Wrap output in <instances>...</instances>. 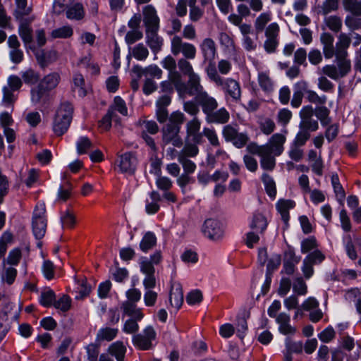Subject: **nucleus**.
Returning <instances> with one entry per match:
<instances>
[{
    "mask_svg": "<svg viewBox=\"0 0 361 361\" xmlns=\"http://www.w3.org/2000/svg\"><path fill=\"white\" fill-rule=\"evenodd\" d=\"M73 114V106L68 101L61 102L54 116L53 130L55 134L61 136L68 129Z\"/></svg>",
    "mask_w": 361,
    "mask_h": 361,
    "instance_id": "obj_1",
    "label": "nucleus"
},
{
    "mask_svg": "<svg viewBox=\"0 0 361 361\" xmlns=\"http://www.w3.org/2000/svg\"><path fill=\"white\" fill-rule=\"evenodd\" d=\"M337 66L326 65L322 68V73L333 80H338L346 75L351 68L350 60L336 59Z\"/></svg>",
    "mask_w": 361,
    "mask_h": 361,
    "instance_id": "obj_2",
    "label": "nucleus"
},
{
    "mask_svg": "<svg viewBox=\"0 0 361 361\" xmlns=\"http://www.w3.org/2000/svg\"><path fill=\"white\" fill-rule=\"evenodd\" d=\"M46 212L44 204H37L33 213L32 231L35 236L41 239L46 233L47 220L44 218Z\"/></svg>",
    "mask_w": 361,
    "mask_h": 361,
    "instance_id": "obj_3",
    "label": "nucleus"
},
{
    "mask_svg": "<svg viewBox=\"0 0 361 361\" xmlns=\"http://www.w3.org/2000/svg\"><path fill=\"white\" fill-rule=\"evenodd\" d=\"M314 110L310 105L304 106L300 111L299 116L300 122L299 128L305 130L314 132L319 128V123L317 120L313 118Z\"/></svg>",
    "mask_w": 361,
    "mask_h": 361,
    "instance_id": "obj_4",
    "label": "nucleus"
},
{
    "mask_svg": "<svg viewBox=\"0 0 361 361\" xmlns=\"http://www.w3.org/2000/svg\"><path fill=\"white\" fill-rule=\"evenodd\" d=\"M325 259L324 254L319 250L309 253L302 262V271L306 279L310 278L314 274L313 266L321 264Z\"/></svg>",
    "mask_w": 361,
    "mask_h": 361,
    "instance_id": "obj_5",
    "label": "nucleus"
},
{
    "mask_svg": "<svg viewBox=\"0 0 361 361\" xmlns=\"http://www.w3.org/2000/svg\"><path fill=\"white\" fill-rule=\"evenodd\" d=\"M204 235L212 240H218L224 235V227L222 224L216 219H207L202 228Z\"/></svg>",
    "mask_w": 361,
    "mask_h": 361,
    "instance_id": "obj_6",
    "label": "nucleus"
},
{
    "mask_svg": "<svg viewBox=\"0 0 361 361\" xmlns=\"http://www.w3.org/2000/svg\"><path fill=\"white\" fill-rule=\"evenodd\" d=\"M224 91L226 96H228L234 102L238 103L241 100V87L240 83L233 78H223L221 85H217Z\"/></svg>",
    "mask_w": 361,
    "mask_h": 361,
    "instance_id": "obj_7",
    "label": "nucleus"
},
{
    "mask_svg": "<svg viewBox=\"0 0 361 361\" xmlns=\"http://www.w3.org/2000/svg\"><path fill=\"white\" fill-rule=\"evenodd\" d=\"M156 338V332L152 326H149L144 330L143 334L135 335L133 342L140 350H148L152 348V341Z\"/></svg>",
    "mask_w": 361,
    "mask_h": 361,
    "instance_id": "obj_8",
    "label": "nucleus"
},
{
    "mask_svg": "<svg viewBox=\"0 0 361 361\" xmlns=\"http://www.w3.org/2000/svg\"><path fill=\"white\" fill-rule=\"evenodd\" d=\"M223 136L226 141L232 142L233 144L238 148L245 145L248 140V137L245 133H239L231 125H227L224 127Z\"/></svg>",
    "mask_w": 361,
    "mask_h": 361,
    "instance_id": "obj_9",
    "label": "nucleus"
},
{
    "mask_svg": "<svg viewBox=\"0 0 361 361\" xmlns=\"http://www.w3.org/2000/svg\"><path fill=\"white\" fill-rule=\"evenodd\" d=\"M180 126L173 123L166 124L162 129L163 141L166 144L171 143L173 146L180 147L182 140L178 135Z\"/></svg>",
    "mask_w": 361,
    "mask_h": 361,
    "instance_id": "obj_10",
    "label": "nucleus"
},
{
    "mask_svg": "<svg viewBox=\"0 0 361 361\" xmlns=\"http://www.w3.org/2000/svg\"><path fill=\"white\" fill-rule=\"evenodd\" d=\"M286 136L282 133H275L271 136L268 142L265 145L267 151L273 153L274 156L281 155L284 150V144Z\"/></svg>",
    "mask_w": 361,
    "mask_h": 361,
    "instance_id": "obj_11",
    "label": "nucleus"
},
{
    "mask_svg": "<svg viewBox=\"0 0 361 361\" xmlns=\"http://www.w3.org/2000/svg\"><path fill=\"white\" fill-rule=\"evenodd\" d=\"M137 164V159L132 153H126L119 157L117 165L121 172L133 173Z\"/></svg>",
    "mask_w": 361,
    "mask_h": 361,
    "instance_id": "obj_12",
    "label": "nucleus"
},
{
    "mask_svg": "<svg viewBox=\"0 0 361 361\" xmlns=\"http://www.w3.org/2000/svg\"><path fill=\"white\" fill-rule=\"evenodd\" d=\"M351 43L350 37L346 33H341L338 37V41L336 44V59H342L349 60L348 59L347 49Z\"/></svg>",
    "mask_w": 361,
    "mask_h": 361,
    "instance_id": "obj_13",
    "label": "nucleus"
},
{
    "mask_svg": "<svg viewBox=\"0 0 361 361\" xmlns=\"http://www.w3.org/2000/svg\"><path fill=\"white\" fill-rule=\"evenodd\" d=\"M144 23L147 30H158L159 19L154 6L147 5L143 8Z\"/></svg>",
    "mask_w": 361,
    "mask_h": 361,
    "instance_id": "obj_14",
    "label": "nucleus"
},
{
    "mask_svg": "<svg viewBox=\"0 0 361 361\" xmlns=\"http://www.w3.org/2000/svg\"><path fill=\"white\" fill-rule=\"evenodd\" d=\"M201 121L197 117H194L186 123V134L188 138H192L195 143H200L202 135L200 133Z\"/></svg>",
    "mask_w": 361,
    "mask_h": 361,
    "instance_id": "obj_15",
    "label": "nucleus"
},
{
    "mask_svg": "<svg viewBox=\"0 0 361 361\" xmlns=\"http://www.w3.org/2000/svg\"><path fill=\"white\" fill-rule=\"evenodd\" d=\"M196 100L202 106L204 113L208 116L214 112L218 106L216 100L214 97H210L206 91L197 97Z\"/></svg>",
    "mask_w": 361,
    "mask_h": 361,
    "instance_id": "obj_16",
    "label": "nucleus"
},
{
    "mask_svg": "<svg viewBox=\"0 0 361 361\" xmlns=\"http://www.w3.org/2000/svg\"><path fill=\"white\" fill-rule=\"evenodd\" d=\"M187 92L190 96H195V99L205 92L200 82V77L197 73L192 74L188 77Z\"/></svg>",
    "mask_w": 361,
    "mask_h": 361,
    "instance_id": "obj_17",
    "label": "nucleus"
},
{
    "mask_svg": "<svg viewBox=\"0 0 361 361\" xmlns=\"http://www.w3.org/2000/svg\"><path fill=\"white\" fill-rule=\"evenodd\" d=\"M200 49L204 61L214 60L216 54V47L215 42L212 38L207 37L204 39L200 45Z\"/></svg>",
    "mask_w": 361,
    "mask_h": 361,
    "instance_id": "obj_18",
    "label": "nucleus"
},
{
    "mask_svg": "<svg viewBox=\"0 0 361 361\" xmlns=\"http://www.w3.org/2000/svg\"><path fill=\"white\" fill-rule=\"evenodd\" d=\"M276 322L279 324V331L284 335H293L296 332V329L290 324V316L285 312L279 314L276 317Z\"/></svg>",
    "mask_w": 361,
    "mask_h": 361,
    "instance_id": "obj_19",
    "label": "nucleus"
},
{
    "mask_svg": "<svg viewBox=\"0 0 361 361\" xmlns=\"http://www.w3.org/2000/svg\"><path fill=\"white\" fill-rule=\"evenodd\" d=\"M169 300L171 305L176 310H178L183 302V293L180 284L177 283L171 286Z\"/></svg>",
    "mask_w": 361,
    "mask_h": 361,
    "instance_id": "obj_20",
    "label": "nucleus"
},
{
    "mask_svg": "<svg viewBox=\"0 0 361 361\" xmlns=\"http://www.w3.org/2000/svg\"><path fill=\"white\" fill-rule=\"evenodd\" d=\"M157 30H149L146 31L147 44L154 53L159 52L163 44V39L158 36Z\"/></svg>",
    "mask_w": 361,
    "mask_h": 361,
    "instance_id": "obj_21",
    "label": "nucleus"
},
{
    "mask_svg": "<svg viewBox=\"0 0 361 361\" xmlns=\"http://www.w3.org/2000/svg\"><path fill=\"white\" fill-rule=\"evenodd\" d=\"M134 73H137L138 77L142 75L151 76L157 79H160L162 76V71L157 65H150L145 68L139 66H134L133 68Z\"/></svg>",
    "mask_w": 361,
    "mask_h": 361,
    "instance_id": "obj_22",
    "label": "nucleus"
},
{
    "mask_svg": "<svg viewBox=\"0 0 361 361\" xmlns=\"http://www.w3.org/2000/svg\"><path fill=\"white\" fill-rule=\"evenodd\" d=\"M72 91L80 97L87 94V87L84 77L80 73H77L73 75Z\"/></svg>",
    "mask_w": 361,
    "mask_h": 361,
    "instance_id": "obj_23",
    "label": "nucleus"
},
{
    "mask_svg": "<svg viewBox=\"0 0 361 361\" xmlns=\"http://www.w3.org/2000/svg\"><path fill=\"white\" fill-rule=\"evenodd\" d=\"M121 309L126 315L131 317L130 319L141 320L144 317L142 310L137 308L135 304L130 302H124Z\"/></svg>",
    "mask_w": 361,
    "mask_h": 361,
    "instance_id": "obj_24",
    "label": "nucleus"
},
{
    "mask_svg": "<svg viewBox=\"0 0 361 361\" xmlns=\"http://www.w3.org/2000/svg\"><path fill=\"white\" fill-rule=\"evenodd\" d=\"M157 239L155 234L151 231L145 233L140 243V249L143 252H148L157 245Z\"/></svg>",
    "mask_w": 361,
    "mask_h": 361,
    "instance_id": "obj_25",
    "label": "nucleus"
},
{
    "mask_svg": "<svg viewBox=\"0 0 361 361\" xmlns=\"http://www.w3.org/2000/svg\"><path fill=\"white\" fill-rule=\"evenodd\" d=\"M295 204L290 200H281L276 204V208L281 215L283 221L287 224L289 220V209L293 208Z\"/></svg>",
    "mask_w": 361,
    "mask_h": 361,
    "instance_id": "obj_26",
    "label": "nucleus"
},
{
    "mask_svg": "<svg viewBox=\"0 0 361 361\" xmlns=\"http://www.w3.org/2000/svg\"><path fill=\"white\" fill-rule=\"evenodd\" d=\"M268 222L265 216L261 213H255L253 215L250 224V228L257 232L262 233L267 228Z\"/></svg>",
    "mask_w": 361,
    "mask_h": 361,
    "instance_id": "obj_27",
    "label": "nucleus"
},
{
    "mask_svg": "<svg viewBox=\"0 0 361 361\" xmlns=\"http://www.w3.org/2000/svg\"><path fill=\"white\" fill-rule=\"evenodd\" d=\"M208 62V65L205 68V72L209 80L213 82L216 85H221L222 78L216 70L214 60H206Z\"/></svg>",
    "mask_w": 361,
    "mask_h": 361,
    "instance_id": "obj_28",
    "label": "nucleus"
},
{
    "mask_svg": "<svg viewBox=\"0 0 361 361\" xmlns=\"http://www.w3.org/2000/svg\"><path fill=\"white\" fill-rule=\"evenodd\" d=\"M108 351L110 355L114 356L117 361H123L126 352V348L121 341H116L111 344Z\"/></svg>",
    "mask_w": 361,
    "mask_h": 361,
    "instance_id": "obj_29",
    "label": "nucleus"
},
{
    "mask_svg": "<svg viewBox=\"0 0 361 361\" xmlns=\"http://www.w3.org/2000/svg\"><path fill=\"white\" fill-rule=\"evenodd\" d=\"M258 83L260 87L266 92L270 93L274 90V82L269 73L260 71L258 73Z\"/></svg>",
    "mask_w": 361,
    "mask_h": 361,
    "instance_id": "obj_30",
    "label": "nucleus"
},
{
    "mask_svg": "<svg viewBox=\"0 0 361 361\" xmlns=\"http://www.w3.org/2000/svg\"><path fill=\"white\" fill-rule=\"evenodd\" d=\"M261 167L267 171H272L276 166L275 156L267 150L260 157Z\"/></svg>",
    "mask_w": 361,
    "mask_h": 361,
    "instance_id": "obj_31",
    "label": "nucleus"
},
{
    "mask_svg": "<svg viewBox=\"0 0 361 361\" xmlns=\"http://www.w3.org/2000/svg\"><path fill=\"white\" fill-rule=\"evenodd\" d=\"M197 143H185L183 148L180 151L178 157H183L186 159L192 158L198 154L199 149L197 146Z\"/></svg>",
    "mask_w": 361,
    "mask_h": 361,
    "instance_id": "obj_32",
    "label": "nucleus"
},
{
    "mask_svg": "<svg viewBox=\"0 0 361 361\" xmlns=\"http://www.w3.org/2000/svg\"><path fill=\"white\" fill-rule=\"evenodd\" d=\"M60 81V76L56 73H53L45 76L41 81L40 84L47 90L54 89Z\"/></svg>",
    "mask_w": 361,
    "mask_h": 361,
    "instance_id": "obj_33",
    "label": "nucleus"
},
{
    "mask_svg": "<svg viewBox=\"0 0 361 361\" xmlns=\"http://www.w3.org/2000/svg\"><path fill=\"white\" fill-rule=\"evenodd\" d=\"M324 23L330 30L335 32H338L342 28V19L341 17L336 15L326 17L324 19Z\"/></svg>",
    "mask_w": 361,
    "mask_h": 361,
    "instance_id": "obj_34",
    "label": "nucleus"
},
{
    "mask_svg": "<svg viewBox=\"0 0 361 361\" xmlns=\"http://www.w3.org/2000/svg\"><path fill=\"white\" fill-rule=\"evenodd\" d=\"M297 85L298 86L299 90L294 92L293 99L291 100V105L295 108H298L301 105L303 98L302 91L305 92L307 84L305 82H298Z\"/></svg>",
    "mask_w": 361,
    "mask_h": 361,
    "instance_id": "obj_35",
    "label": "nucleus"
},
{
    "mask_svg": "<svg viewBox=\"0 0 361 361\" xmlns=\"http://www.w3.org/2000/svg\"><path fill=\"white\" fill-rule=\"evenodd\" d=\"M344 9L354 16H361V1L343 0Z\"/></svg>",
    "mask_w": 361,
    "mask_h": 361,
    "instance_id": "obj_36",
    "label": "nucleus"
},
{
    "mask_svg": "<svg viewBox=\"0 0 361 361\" xmlns=\"http://www.w3.org/2000/svg\"><path fill=\"white\" fill-rule=\"evenodd\" d=\"M318 243L315 237L310 236L301 241V252L302 254L310 253L317 250Z\"/></svg>",
    "mask_w": 361,
    "mask_h": 361,
    "instance_id": "obj_37",
    "label": "nucleus"
},
{
    "mask_svg": "<svg viewBox=\"0 0 361 361\" xmlns=\"http://www.w3.org/2000/svg\"><path fill=\"white\" fill-rule=\"evenodd\" d=\"M229 119V114L224 109H220L216 112H213L210 116H208V121L209 122H216L219 123H225Z\"/></svg>",
    "mask_w": 361,
    "mask_h": 361,
    "instance_id": "obj_38",
    "label": "nucleus"
},
{
    "mask_svg": "<svg viewBox=\"0 0 361 361\" xmlns=\"http://www.w3.org/2000/svg\"><path fill=\"white\" fill-rule=\"evenodd\" d=\"M15 1L16 4L15 16L16 18L27 16L31 13L32 7L27 6V0H15Z\"/></svg>",
    "mask_w": 361,
    "mask_h": 361,
    "instance_id": "obj_39",
    "label": "nucleus"
},
{
    "mask_svg": "<svg viewBox=\"0 0 361 361\" xmlns=\"http://www.w3.org/2000/svg\"><path fill=\"white\" fill-rule=\"evenodd\" d=\"M42 55L44 56V59H41V55L39 54H36L37 61L42 66H44L47 63L56 61L58 58V54L55 50H51L47 52L42 51Z\"/></svg>",
    "mask_w": 361,
    "mask_h": 361,
    "instance_id": "obj_40",
    "label": "nucleus"
},
{
    "mask_svg": "<svg viewBox=\"0 0 361 361\" xmlns=\"http://www.w3.org/2000/svg\"><path fill=\"white\" fill-rule=\"evenodd\" d=\"M112 120L116 123H119L117 115L114 112L113 109H109L108 113L99 121V127L105 130H109Z\"/></svg>",
    "mask_w": 361,
    "mask_h": 361,
    "instance_id": "obj_41",
    "label": "nucleus"
},
{
    "mask_svg": "<svg viewBox=\"0 0 361 361\" xmlns=\"http://www.w3.org/2000/svg\"><path fill=\"white\" fill-rule=\"evenodd\" d=\"M32 29L25 22H21L19 27V35L23 42L26 44L31 43L32 41Z\"/></svg>",
    "mask_w": 361,
    "mask_h": 361,
    "instance_id": "obj_42",
    "label": "nucleus"
},
{
    "mask_svg": "<svg viewBox=\"0 0 361 361\" xmlns=\"http://www.w3.org/2000/svg\"><path fill=\"white\" fill-rule=\"evenodd\" d=\"M262 180L264 184L266 191L271 197H274L276 194V184L272 178L267 173H264Z\"/></svg>",
    "mask_w": 361,
    "mask_h": 361,
    "instance_id": "obj_43",
    "label": "nucleus"
},
{
    "mask_svg": "<svg viewBox=\"0 0 361 361\" xmlns=\"http://www.w3.org/2000/svg\"><path fill=\"white\" fill-rule=\"evenodd\" d=\"M66 16L69 19L80 20L84 16L83 7L80 4H76L69 8L66 11Z\"/></svg>",
    "mask_w": 361,
    "mask_h": 361,
    "instance_id": "obj_44",
    "label": "nucleus"
},
{
    "mask_svg": "<svg viewBox=\"0 0 361 361\" xmlns=\"http://www.w3.org/2000/svg\"><path fill=\"white\" fill-rule=\"evenodd\" d=\"M188 42H183L179 36H174L171 39V53L177 56L182 53Z\"/></svg>",
    "mask_w": 361,
    "mask_h": 361,
    "instance_id": "obj_45",
    "label": "nucleus"
},
{
    "mask_svg": "<svg viewBox=\"0 0 361 361\" xmlns=\"http://www.w3.org/2000/svg\"><path fill=\"white\" fill-rule=\"evenodd\" d=\"M131 54L136 59L143 61L147 58L149 51L143 44H138L133 48Z\"/></svg>",
    "mask_w": 361,
    "mask_h": 361,
    "instance_id": "obj_46",
    "label": "nucleus"
},
{
    "mask_svg": "<svg viewBox=\"0 0 361 361\" xmlns=\"http://www.w3.org/2000/svg\"><path fill=\"white\" fill-rule=\"evenodd\" d=\"M315 114L317 118L320 121L322 125L327 126L331 123L329 117V110L325 106H319L315 109Z\"/></svg>",
    "mask_w": 361,
    "mask_h": 361,
    "instance_id": "obj_47",
    "label": "nucleus"
},
{
    "mask_svg": "<svg viewBox=\"0 0 361 361\" xmlns=\"http://www.w3.org/2000/svg\"><path fill=\"white\" fill-rule=\"evenodd\" d=\"M22 257V252L19 248H14L10 251L6 259H4V265L6 262L8 264L17 265Z\"/></svg>",
    "mask_w": 361,
    "mask_h": 361,
    "instance_id": "obj_48",
    "label": "nucleus"
},
{
    "mask_svg": "<svg viewBox=\"0 0 361 361\" xmlns=\"http://www.w3.org/2000/svg\"><path fill=\"white\" fill-rule=\"evenodd\" d=\"M271 20V15L268 13H263L259 15L255 22V27L257 33L262 32L266 25Z\"/></svg>",
    "mask_w": 361,
    "mask_h": 361,
    "instance_id": "obj_49",
    "label": "nucleus"
},
{
    "mask_svg": "<svg viewBox=\"0 0 361 361\" xmlns=\"http://www.w3.org/2000/svg\"><path fill=\"white\" fill-rule=\"evenodd\" d=\"M13 241V235L8 231H6L3 233L0 238V258L4 257L7 246Z\"/></svg>",
    "mask_w": 361,
    "mask_h": 361,
    "instance_id": "obj_50",
    "label": "nucleus"
},
{
    "mask_svg": "<svg viewBox=\"0 0 361 361\" xmlns=\"http://www.w3.org/2000/svg\"><path fill=\"white\" fill-rule=\"evenodd\" d=\"M220 44L224 46L229 52L235 51V46L233 39L226 32H221L219 35Z\"/></svg>",
    "mask_w": 361,
    "mask_h": 361,
    "instance_id": "obj_51",
    "label": "nucleus"
},
{
    "mask_svg": "<svg viewBox=\"0 0 361 361\" xmlns=\"http://www.w3.org/2000/svg\"><path fill=\"white\" fill-rule=\"evenodd\" d=\"M73 31L70 26H63L54 30L51 35L53 38H68L73 35Z\"/></svg>",
    "mask_w": 361,
    "mask_h": 361,
    "instance_id": "obj_52",
    "label": "nucleus"
},
{
    "mask_svg": "<svg viewBox=\"0 0 361 361\" xmlns=\"http://www.w3.org/2000/svg\"><path fill=\"white\" fill-rule=\"evenodd\" d=\"M275 127L276 126L274 121L269 118H262L259 122V128L261 131L267 135H269L273 133Z\"/></svg>",
    "mask_w": 361,
    "mask_h": 361,
    "instance_id": "obj_53",
    "label": "nucleus"
},
{
    "mask_svg": "<svg viewBox=\"0 0 361 361\" xmlns=\"http://www.w3.org/2000/svg\"><path fill=\"white\" fill-rule=\"evenodd\" d=\"M360 16L348 15L345 19V25L351 30L361 29V18Z\"/></svg>",
    "mask_w": 361,
    "mask_h": 361,
    "instance_id": "obj_54",
    "label": "nucleus"
},
{
    "mask_svg": "<svg viewBox=\"0 0 361 361\" xmlns=\"http://www.w3.org/2000/svg\"><path fill=\"white\" fill-rule=\"evenodd\" d=\"M21 77L24 82L28 85L35 84L39 79V74L30 68L23 72Z\"/></svg>",
    "mask_w": 361,
    "mask_h": 361,
    "instance_id": "obj_55",
    "label": "nucleus"
},
{
    "mask_svg": "<svg viewBox=\"0 0 361 361\" xmlns=\"http://www.w3.org/2000/svg\"><path fill=\"white\" fill-rule=\"evenodd\" d=\"M17 270L11 267H4L1 275L2 280L8 285H11L16 277Z\"/></svg>",
    "mask_w": 361,
    "mask_h": 361,
    "instance_id": "obj_56",
    "label": "nucleus"
},
{
    "mask_svg": "<svg viewBox=\"0 0 361 361\" xmlns=\"http://www.w3.org/2000/svg\"><path fill=\"white\" fill-rule=\"evenodd\" d=\"M331 183L334 189V192L338 197L339 201H343L345 197V191L340 183L338 176L337 174H333L331 176Z\"/></svg>",
    "mask_w": 361,
    "mask_h": 361,
    "instance_id": "obj_57",
    "label": "nucleus"
},
{
    "mask_svg": "<svg viewBox=\"0 0 361 361\" xmlns=\"http://www.w3.org/2000/svg\"><path fill=\"white\" fill-rule=\"evenodd\" d=\"M178 66L180 71L188 77L192 75V74H195L196 73L194 71L193 68L191 63L187 61L185 59H180L178 61Z\"/></svg>",
    "mask_w": 361,
    "mask_h": 361,
    "instance_id": "obj_58",
    "label": "nucleus"
},
{
    "mask_svg": "<svg viewBox=\"0 0 361 361\" xmlns=\"http://www.w3.org/2000/svg\"><path fill=\"white\" fill-rule=\"evenodd\" d=\"M118 333L117 329L104 328L99 331L97 336L103 340L110 341L113 340Z\"/></svg>",
    "mask_w": 361,
    "mask_h": 361,
    "instance_id": "obj_59",
    "label": "nucleus"
},
{
    "mask_svg": "<svg viewBox=\"0 0 361 361\" xmlns=\"http://www.w3.org/2000/svg\"><path fill=\"white\" fill-rule=\"evenodd\" d=\"M77 152L79 154H85L92 147V142L86 137H80L77 142Z\"/></svg>",
    "mask_w": 361,
    "mask_h": 361,
    "instance_id": "obj_60",
    "label": "nucleus"
},
{
    "mask_svg": "<svg viewBox=\"0 0 361 361\" xmlns=\"http://www.w3.org/2000/svg\"><path fill=\"white\" fill-rule=\"evenodd\" d=\"M55 294L51 290L43 291L41 293L40 303L44 307H49L54 305Z\"/></svg>",
    "mask_w": 361,
    "mask_h": 361,
    "instance_id": "obj_61",
    "label": "nucleus"
},
{
    "mask_svg": "<svg viewBox=\"0 0 361 361\" xmlns=\"http://www.w3.org/2000/svg\"><path fill=\"white\" fill-rule=\"evenodd\" d=\"M310 138V132L304 129H300L293 142L294 145L302 147Z\"/></svg>",
    "mask_w": 361,
    "mask_h": 361,
    "instance_id": "obj_62",
    "label": "nucleus"
},
{
    "mask_svg": "<svg viewBox=\"0 0 361 361\" xmlns=\"http://www.w3.org/2000/svg\"><path fill=\"white\" fill-rule=\"evenodd\" d=\"M140 267L141 271L145 275L154 274L155 272L154 264L146 257L140 259Z\"/></svg>",
    "mask_w": 361,
    "mask_h": 361,
    "instance_id": "obj_63",
    "label": "nucleus"
},
{
    "mask_svg": "<svg viewBox=\"0 0 361 361\" xmlns=\"http://www.w3.org/2000/svg\"><path fill=\"white\" fill-rule=\"evenodd\" d=\"M16 100V97L13 93V90L9 89L8 87L3 88V99L2 102L6 106L13 105Z\"/></svg>",
    "mask_w": 361,
    "mask_h": 361,
    "instance_id": "obj_64",
    "label": "nucleus"
}]
</instances>
